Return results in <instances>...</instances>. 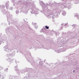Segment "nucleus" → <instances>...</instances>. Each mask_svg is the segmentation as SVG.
I'll list each match as a JSON object with an SVG mask.
<instances>
[{
  "mask_svg": "<svg viewBox=\"0 0 79 79\" xmlns=\"http://www.w3.org/2000/svg\"><path fill=\"white\" fill-rule=\"evenodd\" d=\"M45 27L47 29H49V27H47V26H46Z\"/></svg>",
  "mask_w": 79,
  "mask_h": 79,
  "instance_id": "obj_1",
  "label": "nucleus"
}]
</instances>
